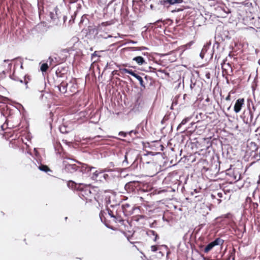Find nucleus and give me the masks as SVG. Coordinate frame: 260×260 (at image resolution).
<instances>
[{"label": "nucleus", "mask_w": 260, "mask_h": 260, "mask_svg": "<svg viewBox=\"0 0 260 260\" xmlns=\"http://www.w3.org/2000/svg\"><path fill=\"white\" fill-rule=\"evenodd\" d=\"M75 189L80 191L79 197L86 202L91 201L92 194L89 185L83 183L75 185Z\"/></svg>", "instance_id": "f257e3e1"}, {"label": "nucleus", "mask_w": 260, "mask_h": 260, "mask_svg": "<svg viewBox=\"0 0 260 260\" xmlns=\"http://www.w3.org/2000/svg\"><path fill=\"white\" fill-rule=\"evenodd\" d=\"M258 149L259 147L255 143H248L245 150L246 156L251 160H253V161H256V157L258 156Z\"/></svg>", "instance_id": "f03ea898"}, {"label": "nucleus", "mask_w": 260, "mask_h": 260, "mask_svg": "<svg viewBox=\"0 0 260 260\" xmlns=\"http://www.w3.org/2000/svg\"><path fill=\"white\" fill-rule=\"evenodd\" d=\"M91 178L96 182H104L107 181L109 179L110 177L106 173L105 171L99 169L93 172Z\"/></svg>", "instance_id": "7ed1b4c3"}, {"label": "nucleus", "mask_w": 260, "mask_h": 260, "mask_svg": "<svg viewBox=\"0 0 260 260\" xmlns=\"http://www.w3.org/2000/svg\"><path fill=\"white\" fill-rule=\"evenodd\" d=\"M74 160L69 158L64 159L63 164L67 172L73 173L78 171L77 165L73 163Z\"/></svg>", "instance_id": "20e7f679"}, {"label": "nucleus", "mask_w": 260, "mask_h": 260, "mask_svg": "<svg viewBox=\"0 0 260 260\" xmlns=\"http://www.w3.org/2000/svg\"><path fill=\"white\" fill-rule=\"evenodd\" d=\"M223 241L220 239L217 238L214 241L208 244L204 249V252L206 253L208 252L211 250L214 246L219 245H222Z\"/></svg>", "instance_id": "39448f33"}, {"label": "nucleus", "mask_w": 260, "mask_h": 260, "mask_svg": "<svg viewBox=\"0 0 260 260\" xmlns=\"http://www.w3.org/2000/svg\"><path fill=\"white\" fill-rule=\"evenodd\" d=\"M222 75L224 77L226 75H231L232 74L233 70L231 64L229 63H226L224 61L221 64Z\"/></svg>", "instance_id": "423d86ee"}, {"label": "nucleus", "mask_w": 260, "mask_h": 260, "mask_svg": "<svg viewBox=\"0 0 260 260\" xmlns=\"http://www.w3.org/2000/svg\"><path fill=\"white\" fill-rule=\"evenodd\" d=\"M244 104V99H238L235 104L234 105V111L235 113H239L242 107L243 106Z\"/></svg>", "instance_id": "0eeeda50"}, {"label": "nucleus", "mask_w": 260, "mask_h": 260, "mask_svg": "<svg viewBox=\"0 0 260 260\" xmlns=\"http://www.w3.org/2000/svg\"><path fill=\"white\" fill-rule=\"evenodd\" d=\"M77 85L74 81L68 82V92L69 94L75 93L77 90Z\"/></svg>", "instance_id": "6e6552de"}, {"label": "nucleus", "mask_w": 260, "mask_h": 260, "mask_svg": "<svg viewBox=\"0 0 260 260\" xmlns=\"http://www.w3.org/2000/svg\"><path fill=\"white\" fill-rule=\"evenodd\" d=\"M59 91L62 93H67L68 90V82L62 81L61 83L57 86Z\"/></svg>", "instance_id": "1a4fd4ad"}, {"label": "nucleus", "mask_w": 260, "mask_h": 260, "mask_svg": "<svg viewBox=\"0 0 260 260\" xmlns=\"http://www.w3.org/2000/svg\"><path fill=\"white\" fill-rule=\"evenodd\" d=\"M80 166H77L78 170L82 172H86L88 171H91L92 169H94V168H90L88 167V166L86 164H81L80 162H78Z\"/></svg>", "instance_id": "9d476101"}, {"label": "nucleus", "mask_w": 260, "mask_h": 260, "mask_svg": "<svg viewBox=\"0 0 260 260\" xmlns=\"http://www.w3.org/2000/svg\"><path fill=\"white\" fill-rule=\"evenodd\" d=\"M6 76L4 71L0 73V90L5 86L7 85Z\"/></svg>", "instance_id": "9b49d317"}, {"label": "nucleus", "mask_w": 260, "mask_h": 260, "mask_svg": "<svg viewBox=\"0 0 260 260\" xmlns=\"http://www.w3.org/2000/svg\"><path fill=\"white\" fill-rule=\"evenodd\" d=\"M232 177L235 181H238L241 179V174L238 170H234L233 172Z\"/></svg>", "instance_id": "f8f14e48"}, {"label": "nucleus", "mask_w": 260, "mask_h": 260, "mask_svg": "<svg viewBox=\"0 0 260 260\" xmlns=\"http://www.w3.org/2000/svg\"><path fill=\"white\" fill-rule=\"evenodd\" d=\"M133 60L136 61V63L139 66H141L146 63L144 58L140 56H136L133 58Z\"/></svg>", "instance_id": "ddd939ff"}, {"label": "nucleus", "mask_w": 260, "mask_h": 260, "mask_svg": "<svg viewBox=\"0 0 260 260\" xmlns=\"http://www.w3.org/2000/svg\"><path fill=\"white\" fill-rule=\"evenodd\" d=\"M165 4H169L170 5H174L176 4H181L183 3V0H165Z\"/></svg>", "instance_id": "4468645a"}, {"label": "nucleus", "mask_w": 260, "mask_h": 260, "mask_svg": "<svg viewBox=\"0 0 260 260\" xmlns=\"http://www.w3.org/2000/svg\"><path fill=\"white\" fill-rule=\"evenodd\" d=\"M119 71L121 74L128 73L133 76L135 72L131 70L126 68H119Z\"/></svg>", "instance_id": "2eb2a0df"}, {"label": "nucleus", "mask_w": 260, "mask_h": 260, "mask_svg": "<svg viewBox=\"0 0 260 260\" xmlns=\"http://www.w3.org/2000/svg\"><path fill=\"white\" fill-rule=\"evenodd\" d=\"M133 77L136 78L139 81L141 86H142L143 87H145V85L143 84V80L140 76L137 75V74H136L135 73V74L133 75Z\"/></svg>", "instance_id": "dca6fc26"}, {"label": "nucleus", "mask_w": 260, "mask_h": 260, "mask_svg": "<svg viewBox=\"0 0 260 260\" xmlns=\"http://www.w3.org/2000/svg\"><path fill=\"white\" fill-rule=\"evenodd\" d=\"M207 51V46H204L203 47V48H202V50H201V52L200 54V56L201 57V58L202 59H203L204 57V55L205 54V53H206Z\"/></svg>", "instance_id": "f3484780"}, {"label": "nucleus", "mask_w": 260, "mask_h": 260, "mask_svg": "<svg viewBox=\"0 0 260 260\" xmlns=\"http://www.w3.org/2000/svg\"><path fill=\"white\" fill-rule=\"evenodd\" d=\"M39 168L41 171H44L45 172H47L50 170L49 168L45 165H41L39 167Z\"/></svg>", "instance_id": "a211bd4d"}, {"label": "nucleus", "mask_w": 260, "mask_h": 260, "mask_svg": "<svg viewBox=\"0 0 260 260\" xmlns=\"http://www.w3.org/2000/svg\"><path fill=\"white\" fill-rule=\"evenodd\" d=\"M48 68V64L46 63H43L41 66V70L43 72H46Z\"/></svg>", "instance_id": "6ab92c4d"}, {"label": "nucleus", "mask_w": 260, "mask_h": 260, "mask_svg": "<svg viewBox=\"0 0 260 260\" xmlns=\"http://www.w3.org/2000/svg\"><path fill=\"white\" fill-rule=\"evenodd\" d=\"M149 233L150 235H152L154 236V241H156L157 238H158V236L157 234L154 231H150Z\"/></svg>", "instance_id": "aec40b11"}, {"label": "nucleus", "mask_w": 260, "mask_h": 260, "mask_svg": "<svg viewBox=\"0 0 260 260\" xmlns=\"http://www.w3.org/2000/svg\"><path fill=\"white\" fill-rule=\"evenodd\" d=\"M191 119V117H186L184 119H183L181 123L179 125H184L185 124H186L187 122H188Z\"/></svg>", "instance_id": "412c9836"}, {"label": "nucleus", "mask_w": 260, "mask_h": 260, "mask_svg": "<svg viewBox=\"0 0 260 260\" xmlns=\"http://www.w3.org/2000/svg\"><path fill=\"white\" fill-rule=\"evenodd\" d=\"M134 50L136 51H142L144 50H146L147 48L145 47H134Z\"/></svg>", "instance_id": "4be33fe9"}, {"label": "nucleus", "mask_w": 260, "mask_h": 260, "mask_svg": "<svg viewBox=\"0 0 260 260\" xmlns=\"http://www.w3.org/2000/svg\"><path fill=\"white\" fill-rule=\"evenodd\" d=\"M132 184H133V183L132 182H129L128 183H126L125 185V189L126 190H128V189H130Z\"/></svg>", "instance_id": "5701e85b"}, {"label": "nucleus", "mask_w": 260, "mask_h": 260, "mask_svg": "<svg viewBox=\"0 0 260 260\" xmlns=\"http://www.w3.org/2000/svg\"><path fill=\"white\" fill-rule=\"evenodd\" d=\"M108 214L111 217H113V218H115V216L113 213V212L110 210H108Z\"/></svg>", "instance_id": "b1692460"}, {"label": "nucleus", "mask_w": 260, "mask_h": 260, "mask_svg": "<svg viewBox=\"0 0 260 260\" xmlns=\"http://www.w3.org/2000/svg\"><path fill=\"white\" fill-rule=\"evenodd\" d=\"M151 249L152 251L153 252H155L156 251H157V247L155 245H153V246H151Z\"/></svg>", "instance_id": "393cba45"}, {"label": "nucleus", "mask_w": 260, "mask_h": 260, "mask_svg": "<svg viewBox=\"0 0 260 260\" xmlns=\"http://www.w3.org/2000/svg\"><path fill=\"white\" fill-rule=\"evenodd\" d=\"M119 135L123 137H126V134L124 132H120L119 133Z\"/></svg>", "instance_id": "a878e982"}, {"label": "nucleus", "mask_w": 260, "mask_h": 260, "mask_svg": "<svg viewBox=\"0 0 260 260\" xmlns=\"http://www.w3.org/2000/svg\"><path fill=\"white\" fill-rule=\"evenodd\" d=\"M258 156H257V157H256V161L260 160V146L259 147V149H258Z\"/></svg>", "instance_id": "bb28decb"}, {"label": "nucleus", "mask_w": 260, "mask_h": 260, "mask_svg": "<svg viewBox=\"0 0 260 260\" xmlns=\"http://www.w3.org/2000/svg\"><path fill=\"white\" fill-rule=\"evenodd\" d=\"M110 24L108 22H105L102 23V25H103V26H107V25H109Z\"/></svg>", "instance_id": "cd10ccee"}, {"label": "nucleus", "mask_w": 260, "mask_h": 260, "mask_svg": "<svg viewBox=\"0 0 260 260\" xmlns=\"http://www.w3.org/2000/svg\"><path fill=\"white\" fill-rule=\"evenodd\" d=\"M94 56H98L96 51H95L92 54V57L93 58Z\"/></svg>", "instance_id": "c85d7f7f"}, {"label": "nucleus", "mask_w": 260, "mask_h": 260, "mask_svg": "<svg viewBox=\"0 0 260 260\" xmlns=\"http://www.w3.org/2000/svg\"><path fill=\"white\" fill-rule=\"evenodd\" d=\"M225 100H226V101H229V100H230V94H229V95H228V96L225 98Z\"/></svg>", "instance_id": "c756f323"}, {"label": "nucleus", "mask_w": 260, "mask_h": 260, "mask_svg": "<svg viewBox=\"0 0 260 260\" xmlns=\"http://www.w3.org/2000/svg\"><path fill=\"white\" fill-rule=\"evenodd\" d=\"M217 195L219 198L222 197V193H218Z\"/></svg>", "instance_id": "7c9ffc66"}, {"label": "nucleus", "mask_w": 260, "mask_h": 260, "mask_svg": "<svg viewBox=\"0 0 260 260\" xmlns=\"http://www.w3.org/2000/svg\"><path fill=\"white\" fill-rule=\"evenodd\" d=\"M13 79H14V80H16V81H18V80L16 79H14L13 78ZM19 81H20L21 83H22L23 81L22 80H19Z\"/></svg>", "instance_id": "2f4dec72"}, {"label": "nucleus", "mask_w": 260, "mask_h": 260, "mask_svg": "<svg viewBox=\"0 0 260 260\" xmlns=\"http://www.w3.org/2000/svg\"><path fill=\"white\" fill-rule=\"evenodd\" d=\"M125 161H127V156H126V154L125 155Z\"/></svg>", "instance_id": "473e14b6"}, {"label": "nucleus", "mask_w": 260, "mask_h": 260, "mask_svg": "<svg viewBox=\"0 0 260 260\" xmlns=\"http://www.w3.org/2000/svg\"><path fill=\"white\" fill-rule=\"evenodd\" d=\"M132 43L134 44H135L137 43V42H135V41H132Z\"/></svg>", "instance_id": "72a5a7b5"}, {"label": "nucleus", "mask_w": 260, "mask_h": 260, "mask_svg": "<svg viewBox=\"0 0 260 260\" xmlns=\"http://www.w3.org/2000/svg\"><path fill=\"white\" fill-rule=\"evenodd\" d=\"M206 77H207L208 78H209V75L207 74V75H206Z\"/></svg>", "instance_id": "f704fd0d"}, {"label": "nucleus", "mask_w": 260, "mask_h": 260, "mask_svg": "<svg viewBox=\"0 0 260 260\" xmlns=\"http://www.w3.org/2000/svg\"><path fill=\"white\" fill-rule=\"evenodd\" d=\"M101 214H102V212H101V214H100V217H101ZM101 218H102V217H101Z\"/></svg>", "instance_id": "c9c22d12"}]
</instances>
